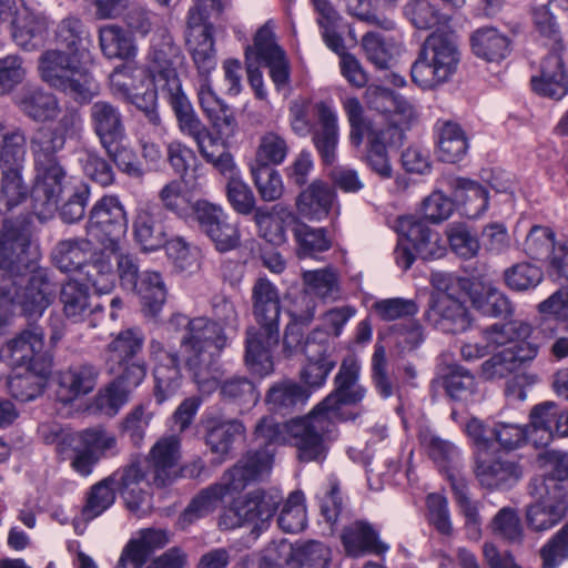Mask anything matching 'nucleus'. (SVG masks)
Segmentation results:
<instances>
[{"mask_svg":"<svg viewBox=\"0 0 568 568\" xmlns=\"http://www.w3.org/2000/svg\"><path fill=\"white\" fill-rule=\"evenodd\" d=\"M109 477L132 511L140 509L148 496L146 488L154 486L151 471L149 470L146 474L139 462L118 469Z\"/></svg>","mask_w":568,"mask_h":568,"instance_id":"obj_26","label":"nucleus"},{"mask_svg":"<svg viewBox=\"0 0 568 568\" xmlns=\"http://www.w3.org/2000/svg\"><path fill=\"white\" fill-rule=\"evenodd\" d=\"M302 352L307 362L301 372V379L311 388L322 387L337 363L335 345L328 332L314 328L306 336Z\"/></svg>","mask_w":568,"mask_h":568,"instance_id":"obj_12","label":"nucleus"},{"mask_svg":"<svg viewBox=\"0 0 568 568\" xmlns=\"http://www.w3.org/2000/svg\"><path fill=\"white\" fill-rule=\"evenodd\" d=\"M83 60L61 49L45 50L38 59L39 77L50 88L75 101L89 102L99 94L100 87Z\"/></svg>","mask_w":568,"mask_h":568,"instance_id":"obj_4","label":"nucleus"},{"mask_svg":"<svg viewBox=\"0 0 568 568\" xmlns=\"http://www.w3.org/2000/svg\"><path fill=\"white\" fill-rule=\"evenodd\" d=\"M29 244L24 229L4 222L0 232V305L33 318L52 303L55 287L44 270L29 271L24 257Z\"/></svg>","mask_w":568,"mask_h":568,"instance_id":"obj_1","label":"nucleus"},{"mask_svg":"<svg viewBox=\"0 0 568 568\" xmlns=\"http://www.w3.org/2000/svg\"><path fill=\"white\" fill-rule=\"evenodd\" d=\"M278 526L284 532L296 534L306 526V509L304 496L300 491H293L285 501L278 516Z\"/></svg>","mask_w":568,"mask_h":568,"instance_id":"obj_63","label":"nucleus"},{"mask_svg":"<svg viewBox=\"0 0 568 568\" xmlns=\"http://www.w3.org/2000/svg\"><path fill=\"white\" fill-rule=\"evenodd\" d=\"M245 434V426L239 419L211 416L205 420V443L213 454L226 456L237 437Z\"/></svg>","mask_w":568,"mask_h":568,"instance_id":"obj_34","label":"nucleus"},{"mask_svg":"<svg viewBox=\"0 0 568 568\" xmlns=\"http://www.w3.org/2000/svg\"><path fill=\"white\" fill-rule=\"evenodd\" d=\"M0 359L11 368H24L39 375H49L52 367L44 332L38 326L23 329L8 339L0 348Z\"/></svg>","mask_w":568,"mask_h":568,"instance_id":"obj_8","label":"nucleus"},{"mask_svg":"<svg viewBox=\"0 0 568 568\" xmlns=\"http://www.w3.org/2000/svg\"><path fill=\"white\" fill-rule=\"evenodd\" d=\"M54 40L58 45L74 57L85 58L89 55V47L91 44L89 29L75 16H68L58 23L54 31Z\"/></svg>","mask_w":568,"mask_h":568,"instance_id":"obj_40","label":"nucleus"},{"mask_svg":"<svg viewBox=\"0 0 568 568\" xmlns=\"http://www.w3.org/2000/svg\"><path fill=\"white\" fill-rule=\"evenodd\" d=\"M253 316L258 329L276 341L280 333L281 300L277 287L267 278H257L252 287Z\"/></svg>","mask_w":568,"mask_h":568,"instance_id":"obj_18","label":"nucleus"},{"mask_svg":"<svg viewBox=\"0 0 568 568\" xmlns=\"http://www.w3.org/2000/svg\"><path fill=\"white\" fill-rule=\"evenodd\" d=\"M95 240L68 239L59 242L53 251V261L63 272H73L85 268L89 258L92 257Z\"/></svg>","mask_w":568,"mask_h":568,"instance_id":"obj_39","label":"nucleus"},{"mask_svg":"<svg viewBox=\"0 0 568 568\" xmlns=\"http://www.w3.org/2000/svg\"><path fill=\"white\" fill-rule=\"evenodd\" d=\"M278 342L280 336L273 342L267 333L257 327L246 329L244 362L251 373L265 377L274 372L271 349Z\"/></svg>","mask_w":568,"mask_h":568,"instance_id":"obj_29","label":"nucleus"},{"mask_svg":"<svg viewBox=\"0 0 568 568\" xmlns=\"http://www.w3.org/2000/svg\"><path fill=\"white\" fill-rule=\"evenodd\" d=\"M560 418V408L551 402L535 406L530 412L531 436H540L534 440L547 445L555 437V426Z\"/></svg>","mask_w":568,"mask_h":568,"instance_id":"obj_50","label":"nucleus"},{"mask_svg":"<svg viewBox=\"0 0 568 568\" xmlns=\"http://www.w3.org/2000/svg\"><path fill=\"white\" fill-rule=\"evenodd\" d=\"M316 305L313 301L306 302V308L300 313L291 315V322L286 325L283 336V353L285 357H292L302 351L305 339L303 341L302 326H307L315 316Z\"/></svg>","mask_w":568,"mask_h":568,"instance_id":"obj_53","label":"nucleus"},{"mask_svg":"<svg viewBox=\"0 0 568 568\" xmlns=\"http://www.w3.org/2000/svg\"><path fill=\"white\" fill-rule=\"evenodd\" d=\"M396 230L424 260L442 257L446 252L439 233L414 216L398 217Z\"/></svg>","mask_w":568,"mask_h":568,"instance_id":"obj_25","label":"nucleus"},{"mask_svg":"<svg viewBox=\"0 0 568 568\" xmlns=\"http://www.w3.org/2000/svg\"><path fill=\"white\" fill-rule=\"evenodd\" d=\"M294 236L298 244V255L313 256L331 248L332 241L323 227H312L303 222L296 224Z\"/></svg>","mask_w":568,"mask_h":568,"instance_id":"obj_56","label":"nucleus"},{"mask_svg":"<svg viewBox=\"0 0 568 568\" xmlns=\"http://www.w3.org/2000/svg\"><path fill=\"white\" fill-rule=\"evenodd\" d=\"M475 307L484 315L508 317L514 314V305L508 296L495 286H484L481 293L474 298Z\"/></svg>","mask_w":568,"mask_h":568,"instance_id":"obj_58","label":"nucleus"},{"mask_svg":"<svg viewBox=\"0 0 568 568\" xmlns=\"http://www.w3.org/2000/svg\"><path fill=\"white\" fill-rule=\"evenodd\" d=\"M404 13L408 20L418 29H432L444 24L448 14L428 0H412L405 8Z\"/></svg>","mask_w":568,"mask_h":568,"instance_id":"obj_55","label":"nucleus"},{"mask_svg":"<svg viewBox=\"0 0 568 568\" xmlns=\"http://www.w3.org/2000/svg\"><path fill=\"white\" fill-rule=\"evenodd\" d=\"M163 97L174 111L180 131L195 141L199 151L202 150L204 141L210 138V130L195 113L182 88Z\"/></svg>","mask_w":568,"mask_h":568,"instance_id":"obj_32","label":"nucleus"},{"mask_svg":"<svg viewBox=\"0 0 568 568\" xmlns=\"http://www.w3.org/2000/svg\"><path fill=\"white\" fill-rule=\"evenodd\" d=\"M172 537L173 534L165 528L138 530L123 547L114 568H142L150 555L168 546Z\"/></svg>","mask_w":568,"mask_h":568,"instance_id":"obj_17","label":"nucleus"},{"mask_svg":"<svg viewBox=\"0 0 568 568\" xmlns=\"http://www.w3.org/2000/svg\"><path fill=\"white\" fill-rule=\"evenodd\" d=\"M447 184L456 199L464 203L468 217L477 219L488 209L487 191L479 183L465 178L449 176Z\"/></svg>","mask_w":568,"mask_h":568,"instance_id":"obj_43","label":"nucleus"},{"mask_svg":"<svg viewBox=\"0 0 568 568\" xmlns=\"http://www.w3.org/2000/svg\"><path fill=\"white\" fill-rule=\"evenodd\" d=\"M491 532L509 544H520L524 539V528L516 509L501 508L493 518Z\"/></svg>","mask_w":568,"mask_h":568,"instance_id":"obj_62","label":"nucleus"},{"mask_svg":"<svg viewBox=\"0 0 568 568\" xmlns=\"http://www.w3.org/2000/svg\"><path fill=\"white\" fill-rule=\"evenodd\" d=\"M273 465V453L266 447L247 450L222 478L231 491L240 493L250 484L265 479Z\"/></svg>","mask_w":568,"mask_h":568,"instance_id":"obj_16","label":"nucleus"},{"mask_svg":"<svg viewBox=\"0 0 568 568\" xmlns=\"http://www.w3.org/2000/svg\"><path fill=\"white\" fill-rule=\"evenodd\" d=\"M277 504V498L264 490H253L243 498L234 500L224 510L220 517L219 526L222 529L247 527L252 532L258 534L274 516Z\"/></svg>","mask_w":568,"mask_h":568,"instance_id":"obj_10","label":"nucleus"},{"mask_svg":"<svg viewBox=\"0 0 568 568\" xmlns=\"http://www.w3.org/2000/svg\"><path fill=\"white\" fill-rule=\"evenodd\" d=\"M310 398V392L292 381L275 383L266 394V404L270 409L286 414Z\"/></svg>","mask_w":568,"mask_h":568,"instance_id":"obj_45","label":"nucleus"},{"mask_svg":"<svg viewBox=\"0 0 568 568\" xmlns=\"http://www.w3.org/2000/svg\"><path fill=\"white\" fill-rule=\"evenodd\" d=\"M128 230L124 209L114 195L99 200L90 212L87 235L104 250L115 252Z\"/></svg>","mask_w":568,"mask_h":568,"instance_id":"obj_11","label":"nucleus"},{"mask_svg":"<svg viewBox=\"0 0 568 568\" xmlns=\"http://www.w3.org/2000/svg\"><path fill=\"white\" fill-rule=\"evenodd\" d=\"M148 349L153 363L154 397L162 404L174 396L182 385L179 355L164 341L158 338L150 339Z\"/></svg>","mask_w":568,"mask_h":568,"instance_id":"obj_13","label":"nucleus"},{"mask_svg":"<svg viewBox=\"0 0 568 568\" xmlns=\"http://www.w3.org/2000/svg\"><path fill=\"white\" fill-rule=\"evenodd\" d=\"M161 209L153 203H141L136 207L133 231L136 242L149 251L165 243V232L160 220Z\"/></svg>","mask_w":568,"mask_h":568,"instance_id":"obj_33","label":"nucleus"},{"mask_svg":"<svg viewBox=\"0 0 568 568\" xmlns=\"http://www.w3.org/2000/svg\"><path fill=\"white\" fill-rule=\"evenodd\" d=\"M231 494H233V491H231L223 478H221L220 483L201 490L181 514V526L185 528L195 520L211 514L217 508L222 499Z\"/></svg>","mask_w":568,"mask_h":568,"instance_id":"obj_42","label":"nucleus"},{"mask_svg":"<svg viewBox=\"0 0 568 568\" xmlns=\"http://www.w3.org/2000/svg\"><path fill=\"white\" fill-rule=\"evenodd\" d=\"M220 394L225 400L246 406H254L260 398L256 386L245 376H232L225 379L221 384Z\"/></svg>","mask_w":568,"mask_h":568,"instance_id":"obj_61","label":"nucleus"},{"mask_svg":"<svg viewBox=\"0 0 568 568\" xmlns=\"http://www.w3.org/2000/svg\"><path fill=\"white\" fill-rule=\"evenodd\" d=\"M293 568H328L331 549L320 541H307L295 545Z\"/></svg>","mask_w":568,"mask_h":568,"instance_id":"obj_60","label":"nucleus"},{"mask_svg":"<svg viewBox=\"0 0 568 568\" xmlns=\"http://www.w3.org/2000/svg\"><path fill=\"white\" fill-rule=\"evenodd\" d=\"M75 444L82 445L99 460L119 454L116 436L102 426L91 427L75 433Z\"/></svg>","mask_w":568,"mask_h":568,"instance_id":"obj_49","label":"nucleus"},{"mask_svg":"<svg viewBox=\"0 0 568 568\" xmlns=\"http://www.w3.org/2000/svg\"><path fill=\"white\" fill-rule=\"evenodd\" d=\"M345 550L357 557L365 552L384 554L388 546L378 539L376 530L365 521H356L346 527L342 535Z\"/></svg>","mask_w":568,"mask_h":568,"instance_id":"obj_41","label":"nucleus"},{"mask_svg":"<svg viewBox=\"0 0 568 568\" xmlns=\"http://www.w3.org/2000/svg\"><path fill=\"white\" fill-rule=\"evenodd\" d=\"M180 458V438L176 435L164 436L152 446L148 465L155 487L161 488L173 483L178 476Z\"/></svg>","mask_w":568,"mask_h":568,"instance_id":"obj_23","label":"nucleus"},{"mask_svg":"<svg viewBox=\"0 0 568 568\" xmlns=\"http://www.w3.org/2000/svg\"><path fill=\"white\" fill-rule=\"evenodd\" d=\"M212 308L216 321L204 316L189 318L182 314L169 321V327L184 331L180 343L185 365L202 392L215 388L220 376L217 359L227 344L222 325L237 323L235 305L227 297L215 296Z\"/></svg>","mask_w":568,"mask_h":568,"instance_id":"obj_2","label":"nucleus"},{"mask_svg":"<svg viewBox=\"0 0 568 568\" xmlns=\"http://www.w3.org/2000/svg\"><path fill=\"white\" fill-rule=\"evenodd\" d=\"M19 110L36 122H48L60 112L59 99L41 87L27 85L16 99Z\"/></svg>","mask_w":568,"mask_h":568,"instance_id":"obj_31","label":"nucleus"},{"mask_svg":"<svg viewBox=\"0 0 568 568\" xmlns=\"http://www.w3.org/2000/svg\"><path fill=\"white\" fill-rule=\"evenodd\" d=\"M438 156L442 161L455 163L463 159L468 149L465 132L453 121H445L438 128Z\"/></svg>","mask_w":568,"mask_h":568,"instance_id":"obj_47","label":"nucleus"},{"mask_svg":"<svg viewBox=\"0 0 568 568\" xmlns=\"http://www.w3.org/2000/svg\"><path fill=\"white\" fill-rule=\"evenodd\" d=\"M48 28L47 16L23 6L12 21V38L19 47L30 50L36 47V41L44 36Z\"/></svg>","mask_w":568,"mask_h":568,"instance_id":"obj_38","label":"nucleus"},{"mask_svg":"<svg viewBox=\"0 0 568 568\" xmlns=\"http://www.w3.org/2000/svg\"><path fill=\"white\" fill-rule=\"evenodd\" d=\"M542 568H558L568 559V521L541 547Z\"/></svg>","mask_w":568,"mask_h":568,"instance_id":"obj_64","label":"nucleus"},{"mask_svg":"<svg viewBox=\"0 0 568 568\" xmlns=\"http://www.w3.org/2000/svg\"><path fill=\"white\" fill-rule=\"evenodd\" d=\"M361 364L354 356L344 358L334 378V390L322 400L304 419L291 424V432L298 440L302 454L314 457L327 452L328 435L341 417L342 405H357L367 393L359 384Z\"/></svg>","mask_w":568,"mask_h":568,"instance_id":"obj_3","label":"nucleus"},{"mask_svg":"<svg viewBox=\"0 0 568 568\" xmlns=\"http://www.w3.org/2000/svg\"><path fill=\"white\" fill-rule=\"evenodd\" d=\"M36 171L32 199L36 207H43L42 214L55 210L64 194L70 192L77 182H82L80 179L69 176L60 163L38 166Z\"/></svg>","mask_w":568,"mask_h":568,"instance_id":"obj_14","label":"nucleus"},{"mask_svg":"<svg viewBox=\"0 0 568 568\" xmlns=\"http://www.w3.org/2000/svg\"><path fill=\"white\" fill-rule=\"evenodd\" d=\"M314 110L317 116V126L311 133L312 142L323 165L329 166L337 161L339 142L337 113L326 101L317 102Z\"/></svg>","mask_w":568,"mask_h":568,"instance_id":"obj_19","label":"nucleus"},{"mask_svg":"<svg viewBox=\"0 0 568 568\" xmlns=\"http://www.w3.org/2000/svg\"><path fill=\"white\" fill-rule=\"evenodd\" d=\"M89 120L103 149L125 139L124 116L118 105L105 100L95 101L90 106Z\"/></svg>","mask_w":568,"mask_h":568,"instance_id":"obj_24","label":"nucleus"},{"mask_svg":"<svg viewBox=\"0 0 568 568\" xmlns=\"http://www.w3.org/2000/svg\"><path fill=\"white\" fill-rule=\"evenodd\" d=\"M194 215L200 229L213 241L220 252L235 248L240 242L239 229L229 221L221 206L207 201H197Z\"/></svg>","mask_w":568,"mask_h":568,"instance_id":"obj_15","label":"nucleus"},{"mask_svg":"<svg viewBox=\"0 0 568 568\" xmlns=\"http://www.w3.org/2000/svg\"><path fill=\"white\" fill-rule=\"evenodd\" d=\"M60 301L65 317L73 323L82 322L93 312V308H99V305L92 306L88 287L77 281L63 284Z\"/></svg>","mask_w":568,"mask_h":568,"instance_id":"obj_44","label":"nucleus"},{"mask_svg":"<svg viewBox=\"0 0 568 568\" xmlns=\"http://www.w3.org/2000/svg\"><path fill=\"white\" fill-rule=\"evenodd\" d=\"M459 59L458 45L453 34L432 33L412 65V80L424 90L435 89L453 77Z\"/></svg>","mask_w":568,"mask_h":568,"instance_id":"obj_5","label":"nucleus"},{"mask_svg":"<svg viewBox=\"0 0 568 568\" xmlns=\"http://www.w3.org/2000/svg\"><path fill=\"white\" fill-rule=\"evenodd\" d=\"M121 244L115 252L109 251L118 263V272L124 287L135 290L142 313L145 317L156 318L165 302L168 290L160 273L144 271L139 274V266L133 256L120 253Z\"/></svg>","mask_w":568,"mask_h":568,"instance_id":"obj_7","label":"nucleus"},{"mask_svg":"<svg viewBox=\"0 0 568 568\" xmlns=\"http://www.w3.org/2000/svg\"><path fill=\"white\" fill-rule=\"evenodd\" d=\"M186 19L185 44L192 59L203 73L214 70L216 67L213 26L210 17L220 13V0H194Z\"/></svg>","mask_w":568,"mask_h":568,"instance_id":"obj_6","label":"nucleus"},{"mask_svg":"<svg viewBox=\"0 0 568 568\" xmlns=\"http://www.w3.org/2000/svg\"><path fill=\"white\" fill-rule=\"evenodd\" d=\"M535 501L527 507L526 521L530 529L545 531L556 526L566 516L568 508L534 487Z\"/></svg>","mask_w":568,"mask_h":568,"instance_id":"obj_37","label":"nucleus"},{"mask_svg":"<svg viewBox=\"0 0 568 568\" xmlns=\"http://www.w3.org/2000/svg\"><path fill=\"white\" fill-rule=\"evenodd\" d=\"M99 371L89 364H77L61 369L57 375V397L61 403H72L97 386Z\"/></svg>","mask_w":568,"mask_h":568,"instance_id":"obj_27","label":"nucleus"},{"mask_svg":"<svg viewBox=\"0 0 568 568\" xmlns=\"http://www.w3.org/2000/svg\"><path fill=\"white\" fill-rule=\"evenodd\" d=\"M564 44L556 41L549 54L542 60L540 74L531 79L535 92L559 100L568 92V74L562 60Z\"/></svg>","mask_w":568,"mask_h":568,"instance_id":"obj_22","label":"nucleus"},{"mask_svg":"<svg viewBox=\"0 0 568 568\" xmlns=\"http://www.w3.org/2000/svg\"><path fill=\"white\" fill-rule=\"evenodd\" d=\"M537 462L545 473L540 485L535 487L568 508V453L546 450L538 455Z\"/></svg>","mask_w":568,"mask_h":568,"instance_id":"obj_20","label":"nucleus"},{"mask_svg":"<svg viewBox=\"0 0 568 568\" xmlns=\"http://www.w3.org/2000/svg\"><path fill=\"white\" fill-rule=\"evenodd\" d=\"M182 60L181 49L174 43L168 29L160 28L153 32L148 54V68L155 92H161L163 95L182 88L176 72V67L181 64Z\"/></svg>","mask_w":568,"mask_h":568,"instance_id":"obj_9","label":"nucleus"},{"mask_svg":"<svg viewBox=\"0 0 568 568\" xmlns=\"http://www.w3.org/2000/svg\"><path fill=\"white\" fill-rule=\"evenodd\" d=\"M49 375L26 371L8 378L7 387L11 396L20 402H29L41 395Z\"/></svg>","mask_w":568,"mask_h":568,"instance_id":"obj_59","label":"nucleus"},{"mask_svg":"<svg viewBox=\"0 0 568 568\" xmlns=\"http://www.w3.org/2000/svg\"><path fill=\"white\" fill-rule=\"evenodd\" d=\"M335 201L336 193L332 186L322 180H314L297 195L295 209L303 219L322 221L328 216Z\"/></svg>","mask_w":568,"mask_h":568,"instance_id":"obj_28","label":"nucleus"},{"mask_svg":"<svg viewBox=\"0 0 568 568\" xmlns=\"http://www.w3.org/2000/svg\"><path fill=\"white\" fill-rule=\"evenodd\" d=\"M396 140L384 130L372 131L368 138L366 162L371 170L382 179H390L393 169L388 159L386 142Z\"/></svg>","mask_w":568,"mask_h":568,"instance_id":"obj_52","label":"nucleus"},{"mask_svg":"<svg viewBox=\"0 0 568 568\" xmlns=\"http://www.w3.org/2000/svg\"><path fill=\"white\" fill-rule=\"evenodd\" d=\"M143 344L144 335L140 329H124L109 344L108 361L118 365L132 361L141 352Z\"/></svg>","mask_w":568,"mask_h":568,"instance_id":"obj_51","label":"nucleus"},{"mask_svg":"<svg viewBox=\"0 0 568 568\" xmlns=\"http://www.w3.org/2000/svg\"><path fill=\"white\" fill-rule=\"evenodd\" d=\"M290 153V145L284 135L270 130L261 134L251 166H271L282 164Z\"/></svg>","mask_w":568,"mask_h":568,"instance_id":"obj_46","label":"nucleus"},{"mask_svg":"<svg viewBox=\"0 0 568 568\" xmlns=\"http://www.w3.org/2000/svg\"><path fill=\"white\" fill-rule=\"evenodd\" d=\"M101 51L109 59H129L134 57L135 47L125 31L115 24L103 26L99 30Z\"/></svg>","mask_w":568,"mask_h":568,"instance_id":"obj_48","label":"nucleus"},{"mask_svg":"<svg viewBox=\"0 0 568 568\" xmlns=\"http://www.w3.org/2000/svg\"><path fill=\"white\" fill-rule=\"evenodd\" d=\"M304 419L303 417L292 418L291 420L278 424L272 417H263L255 426L254 439L258 445L266 447L271 444L288 443L296 448L297 458L301 462H317L325 458L327 452H322L318 455L307 458L302 454L301 446L297 445V439L291 432V424L295 420Z\"/></svg>","mask_w":568,"mask_h":568,"instance_id":"obj_35","label":"nucleus"},{"mask_svg":"<svg viewBox=\"0 0 568 568\" xmlns=\"http://www.w3.org/2000/svg\"><path fill=\"white\" fill-rule=\"evenodd\" d=\"M475 475L480 485L488 489L506 488L515 485L523 476L521 467L509 459H486L476 456Z\"/></svg>","mask_w":568,"mask_h":568,"instance_id":"obj_30","label":"nucleus"},{"mask_svg":"<svg viewBox=\"0 0 568 568\" xmlns=\"http://www.w3.org/2000/svg\"><path fill=\"white\" fill-rule=\"evenodd\" d=\"M114 501L115 488L110 477H106L92 486L88 493L81 516L85 521L92 520L110 508Z\"/></svg>","mask_w":568,"mask_h":568,"instance_id":"obj_57","label":"nucleus"},{"mask_svg":"<svg viewBox=\"0 0 568 568\" xmlns=\"http://www.w3.org/2000/svg\"><path fill=\"white\" fill-rule=\"evenodd\" d=\"M306 291L322 300L336 301L341 288L337 273L331 268L306 271L303 273Z\"/></svg>","mask_w":568,"mask_h":568,"instance_id":"obj_54","label":"nucleus"},{"mask_svg":"<svg viewBox=\"0 0 568 568\" xmlns=\"http://www.w3.org/2000/svg\"><path fill=\"white\" fill-rule=\"evenodd\" d=\"M425 318L436 328L453 334L464 332L470 325L464 304L446 292L432 296Z\"/></svg>","mask_w":568,"mask_h":568,"instance_id":"obj_21","label":"nucleus"},{"mask_svg":"<svg viewBox=\"0 0 568 568\" xmlns=\"http://www.w3.org/2000/svg\"><path fill=\"white\" fill-rule=\"evenodd\" d=\"M471 52L486 62H500L510 53V39L495 27H481L470 36Z\"/></svg>","mask_w":568,"mask_h":568,"instance_id":"obj_36","label":"nucleus"}]
</instances>
